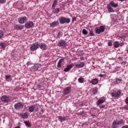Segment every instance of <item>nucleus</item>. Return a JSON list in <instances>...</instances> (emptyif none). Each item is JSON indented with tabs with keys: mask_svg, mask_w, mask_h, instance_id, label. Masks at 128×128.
Instances as JSON below:
<instances>
[{
	"mask_svg": "<svg viewBox=\"0 0 128 128\" xmlns=\"http://www.w3.org/2000/svg\"><path fill=\"white\" fill-rule=\"evenodd\" d=\"M126 52H127V54H128V50H127Z\"/></svg>",
	"mask_w": 128,
	"mask_h": 128,
	"instance_id": "obj_57",
	"label": "nucleus"
},
{
	"mask_svg": "<svg viewBox=\"0 0 128 128\" xmlns=\"http://www.w3.org/2000/svg\"><path fill=\"white\" fill-rule=\"evenodd\" d=\"M56 26H58V22L55 21L50 24V28H54Z\"/></svg>",
	"mask_w": 128,
	"mask_h": 128,
	"instance_id": "obj_16",
	"label": "nucleus"
},
{
	"mask_svg": "<svg viewBox=\"0 0 128 128\" xmlns=\"http://www.w3.org/2000/svg\"><path fill=\"white\" fill-rule=\"evenodd\" d=\"M38 88H42V86H40V84L38 86Z\"/></svg>",
	"mask_w": 128,
	"mask_h": 128,
	"instance_id": "obj_51",
	"label": "nucleus"
},
{
	"mask_svg": "<svg viewBox=\"0 0 128 128\" xmlns=\"http://www.w3.org/2000/svg\"><path fill=\"white\" fill-rule=\"evenodd\" d=\"M58 0H54L52 4V10H54V8H56V4H58Z\"/></svg>",
	"mask_w": 128,
	"mask_h": 128,
	"instance_id": "obj_22",
	"label": "nucleus"
},
{
	"mask_svg": "<svg viewBox=\"0 0 128 128\" xmlns=\"http://www.w3.org/2000/svg\"><path fill=\"white\" fill-rule=\"evenodd\" d=\"M82 34H84L85 36H86V34H88V30H86L83 29L82 30Z\"/></svg>",
	"mask_w": 128,
	"mask_h": 128,
	"instance_id": "obj_30",
	"label": "nucleus"
},
{
	"mask_svg": "<svg viewBox=\"0 0 128 128\" xmlns=\"http://www.w3.org/2000/svg\"><path fill=\"white\" fill-rule=\"evenodd\" d=\"M124 121L122 120H114L112 124V128H118V126H121L122 124Z\"/></svg>",
	"mask_w": 128,
	"mask_h": 128,
	"instance_id": "obj_2",
	"label": "nucleus"
},
{
	"mask_svg": "<svg viewBox=\"0 0 128 128\" xmlns=\"http://www.w3.org/2000/svg\"><path fill=\"white\" fill-rule=\"evenodd\" d=\"M105 106H106L102 105V106H99V108H104Z\"/></svg>",
	"mask_w": 128,
	"mask_h": 128,
	"instance_id": "obj_45",
	"label": "nucleus"
},
{
	"mask_svg": "<svg viewBox=\"0 0 128 128\" xmlns=\"http://www.w3.org/2000/svg\"><path fill=\"white\" fill-rule=\"evenodd\" d=\"M118 4L115 3L114 1H111L109 4H107L106 8L108 12H114V10L112 8H118Z\"/></svg>",
	"mask_w": 128,
	"mask_h": 128,
	"instance_id": "obj_1",
	"label": "nucleus"
},
{
	"mask_svg": "<svg viewBox=\"0 0 128 128\" xmlns=\"http://www.w3.org/2000/svg\"><path fill=\"white\" fill-rule=\"evenodd\" d=\"M125 104H126L128 106V96L126 97L125 99Z\"/></svg>",
	"mask_w": 128,
	"mask_h": 128,
	"instance_id": "obj_41",
	"label": "nucleus"
},
{
	"mask_svg": "<svg viewBox=\"0 0 128 128\" xmlns=\"http://www.w3.org/2000/svg\"><path fill=\"white\" fill-rule=\"evenodd\" d=\"M0 99L2 102H6V104L10 102V98L8 96H6V95L2 96Z\"/></svg>",
	"mask_w": 128,
	"mask_h": 128,
	"instance_id": "obj_7",
	"label": "nucleus"
},
{
	"mask_svg": "<svg viewBox=\"0 0 128 128\" xmlns=\"http://www.w3.org/2000/svg\"><path fill=\"white\" fill-rule=\"evenodd\" d=\"M120 2H124V0H119Z\"/></svg>",
	"mask_w": 128,
	"mask_h": 128,
	"instance_id": "obj_55",
	"label": "nucleus"
},
{
	"mask_svg": "<svg viewBox=\"0 0 128 128\" xmlns=\"http://www.w3.org/2000/svg\"><path fill=\"white\" fill-rule=\"evenodd\" d=\"M122 92L120 90H118L116 92H112L111 94L112 98H118L120 96V94Z\"/></svg>",
	"mask_w": 128,
	"mask_h": 128,
	"instance_id": "obj_9",
	"label": "nucleus"
},
{
	"mask_svg": "<svg viewBox=\"0 0 128 128\" xmlns=\"http://www.w3.org/2000/svg\"><path fill=\"white\" fill-rule=\"evenodd\" d=\"M29 116H30V113L26 112H24V114H20V118H24V120H26V118H28Z\"/></svg>",
	"mask_w": 128,
	"mask_h": 128,
	"instance_id": "obj_11",
	"label": "nucleus"
},
{
	"mask_svg": "<svg viewBox=\"0 0 128 128\" xmlns=\"http://www.w3.org/2000/svg\"><path fill=\"white\" fill-rule=\"evenodd\" d=\"M104 102H106V99L102 98V99H99L97 102L96 104L97 106H100V104H102Z\"/></svg>",
	"mask_w": 128,
	"mask_h": 128,
	"instance_id": "obj_14",
	"label": "nucleus"
},
{
	"mask_svg": "<svg viewBox=\"0 0 128 128\" xmlns=\"http://www.w3.org/2000/svg\"><path fill=\"white\" fill-rule=\"evenodd\" d=\"M58 120L60 122H64L66 120V118L64 116L62 117V116H58Z\"/></svg>",
	"mask_w": 128,
	"mask_h": 128,
	"instance_id": "obj_24",
	"label": "nucleus"
},
{
	"mask_svg": "<svg viewBox=\"0 0 128 128\" xmlns=\"http://www.w3.org/2000/svg\"><path fill=\"white\" fill-rule=\"evenodd\" d=\"M6 0H0V4H6Z\"/></svg>",
	"mask_w": 128,
	"mask_h": 128,
	"instance_id": "obj_42",
	"label": "nucleus"
},
{
	"mask_svg": "<svg viewBox=\"0 0 128 128\" xmlns=\"http://www.w3.org/2000/svg\"><path fill=\"white\" fill-rule=\"evenodd\" d=\"M120 42H118L116 41L114 42V48H118L120 46Z\"/></svg>",
	"mask_w": 128,
	"mask_h": 128,
	"instance_id": "obj_25",
	"label": "nucleus"
},
{
	"mask_svg": "<svg viewBox=\"0 0 128 128\" xmlns=\"http://www.w3.org/2000/svg\"><path fill=\"white\" fill-rule=\"evenodd\" d=\"M10 75L8 76V75H6L5 76V78L6 80H10Z\"/></svg>",
	"mask_w": 128,
	"mask_h": 128,
	"instance_id": "obj_37",
	"label": "nucleus"
},
{
	"mask_svg": "<svg viewBox=\"0 0 128 128\" xmlns=\"http://www.w3.org/2000/svg\"><path fill=\"white\" fill-rule=\"evenodd\" d=\"M59 22L60 24H70V18H66L63 16H60L59 18Z\"/></svg>",
	"mask_w": 128,
	"mask_h": 128,
	"instance_id": "obj_3",
	"label": "nucleus"
},
{
	"mask_svg": "<svg viewBox=\"0 0 128 128\" xmlns=\"http://www.w3.org/2000/svg\"><path fill=\"white\" fill-rule=\"evenodd\" d=\"M98 76H99L100 78H104V76H106V75L105 74H100L98 75Z\"/></svg>",
	"mask_w": 128,
	"mask_h": 128,
	"instance_id": "obj_39",
	"label": "nucleus"
},
{
	"mask_svg": "<svg viewBox=\"0 0 128 128\" xmlns=\"http://www.w3.org/2000/svg\"><path fill=\"white\" fill-rule=\"evenodd\" d=\"M81 114H86V113L84 111H82Z\"/></svg>",
	"mask_w": 128,
	"mask_h": 128,
	"instance_id": "obj_53",
	"label": "nucleus"
},
{
	"mask_svg": "<svg viewBox=\"0 0 128 128\" xmlns=\"http://www.w3.org/2000/svg\"><path fill=\"white\" fill-rule=\"evenodd\" d=\"M95 30H96V34H100V32H100V28H95Z\"/></svg>",
	"mask_w": 128,
	"mask_h": 128,
	"instance_id": "obj_29",
	"label": "nucleus"
},
{
	"mask_svg": "<svg viewBox=\"0 0 128 128\" xmlns=\"http://www.w3.org/2000/svg\"><path fill=\"white\" fill-rule=\"evenodd\" d=\"M96 109H92L90 110V114L92 116H96Z\"/></svg>",
	"mask_w": 128,
	"mask_h": 128,
	"instance_id": "obj_26",
	"label": "nucleus"
},
{
	"mask_svg": "<svg viewBox=\"0 0 128 128\" xmlns=\"http://www.w3.org/2000/svg\"><path fill=\"white\" fill-rule=\"evenodd\" d=\"M42 68V64H35L33 66V70L34 72H36L38 70V68Z\"/></svg>",
	"mask_w": 128,
	"mask_h": 128,
	"instance_id": "obj_12",
	"label": "nucleus"
},
{
	"mask_svg": "<svg viewBox=\"0 0 128 128\" xmlns=\"http://www.w3.org/2000/svg\"><path fill=\"white\" fill-rule=\"evenodd\" d=\"M84 79L82 78H80L78 79V82H80V84H83L84 82Z\"/></svg>",
	"mask_w": 128,
	"mask_h": 128,
	"instance_id": "obj_32",
	"label": "nucleus"
},
{
	"mask_svg": "<svg viewBox=\"0 0 128 128\" xmlns=\"http://www.w3.org/2000/svg\"><path fill=\"white\" fill-rule=\"evenodd\" d=\"M108 46H112V40L108 41Z\"/></svg>",
	"mask_w": 128,
	"mask_h": 128,
	"instance_id": "obj_38",
	"label": "nucleus"
},
{
	"mask_svg": "<svg viewBox=\"0 0 128 128\" xmlns=\"http://www.w3.org/2000/svg\"><path fill=\"white\" fill-rule=\"evenodd\" d=\"M28 22V18L26 16L20 17L18 18V22L21 24H26V22Z\"/></svg>",
	"mask_w": 128,
	"mask_h": 128,
	"instance_id": "obj_8",
	"label": "nucleus"
},
{
	"mask_svg": "<svg viewBox=\"0 0 128 128\" xmlns=\"http://www.w3.org/2000/svg\"><path fill=\"white\" fill-rule=\"evenodd\" d=\"M38 46H40V48L43 50H46V44L44 43H40L39 44Z\"/></svg>",
	"mask_w": 128,
	"mask_h": 128,
	"instance_id": "obj_13",
	"label": "nucleus"
},
{
	"mask_svg": "<svg viewBox=\"0 0 128 128\" xmlns=\"http://www.w3.org/2000/svg\"><path fill=\"white\" fill-rule=\"evenodd\" d=\"M60 12V8H56L54 10L53 12L54 14H58V12Z\"/></svg>",
	"mask_w": 128,
	"mask_h": 128,
	"instance_id": "obj_28",
	"label": "nucleus"
},
{
	"mask_svg": "<svg viewBox=\"0 0 128 128\" xmlns=\"http://www.w3.org/2000/svg\"><path fill=\"white\" fill-rule=\"evenodd\" d=\"M72 66H73L72 64L68 65L66 66V68L64 69V72H70V69L72 68Z\"/></svg>",
	"mask_w": 128,
	"mask_h": 128,
	"instance_id": "obj_15",
	"label": "nucleus"
},
{
	"mask_svg": "<svg viewBox=\"0 0 128 128\" xmlns=\"http://www.w3.org/2000/svg\"><path fill=\"white\" fill-rule=\"evenodd\" d=\"M15 28L17 30H24V26H22V25H16L15 26Z\"/></svg>",
	"mask_w": 128,
	"mask_h": 128,
	"instance_id": "obj_18",
	"label": "nucleus"
},
{
	"mask_svg": "<svg viewBox=\"0 0 128 128\" xmlns=\"http://www.w3.org/2000/svg\"><path fill=\"white\" fill-rule=\"evenodd\" d=\"M66 42L64 40H60L58 44V46H59V48H62L66 46Z\"/></svg>",
	"mask_w": 128,
	"mask_h": 128,
	"instance_id": "obj_5",
	"label": "nucleus"
},
{
	"mask_svg": "<svg viewBox=\"0 0 128 128\" xmlns=\"http://www.w3.org/2000/svg\"><path fill=\"white\" fill-rule=\"evenodd\" d=\"M15 110H22L24 108V103L18 102L14 105Z\"/></svg>",
	"mask_w": 128,
	"mask_h": 128,
	"instance_id": "obj_4",
	"label": "nucleus"
},
{
	"mask_svg": "<svg viewBox=\"0 0 128 128\" xmlns=\"http://www.w3.org/2000/svg\"><path fill=\"white\" fill-rule=\"evenodd\" d=\"M121 82H122V80L120 79V78H116L115 81V82L116 84H120Z\"/></svg>",
	"mask_w": 128,
	"mask_h": 128,
	"instance_id": "obj_33",
	"label": "nucleus"
},
{
	"mask_svg": "<svg viewBox=\"0 0 128 128\" xmlns=\"http://www.w3.org/2000/svg\"><path fill=\"white\" fill-rule=\"evenodd\" d=\"M26 64H28H28H30V62H28Z\"/></svg>",
	"mask_w": 128,
	"mask_h": 128,
	"instance_id": "obj_50",
	"label": "nucleus"
},
{
	"mask_svg": "<svg viewBox=\"0 0 128 128\" xmlns=\"http://www.w3.org/2000/svg\"><path fill=\"white\" fill-rule=\"evenodd\" d=\"M124 109L126 110H128V106H124Z\"/></svg>",
	"mask_w": 128,
	"mask_h": 128,
	"instance_id": "obj_47",
	"label": "nucleus"
},
{
	"mask_svg": "<svg viewBox=\"0 0 128 128\" xmlns=\"http://www.w3.org/2000/svg\"><path fill=\"white\" fill-rule=\"evenodd\" d=\"M24 124L27 128H30L32 126V124H30V121H24Z\"/></svg>",
	"mask_w": 128,
	"mask_h": 128,
	"instance_id": "obj_27",
	"label": "nucleus"
},
{
	"mask_svg": "<svg viewBox=\"0 0 128 128\" xmlns=\"http://www.w3.org/2000/svg\"><path fill=\"white\" fill-rule=\"evenodd\" d=\"M3 36H4V32H2V31L0 30V38H2Z\"/></svg>",
	"mask_w": 128,
	"mask_h": 128,
	"instance_id": "obj_40",
	"label": "nucleus"
},
{
	"mask_svg": "<svg viewBox=\"0 0 128 128\" xmlns=\"http://www.w3.org/2000/svg\"><path fill=\"white\" fill-rule=\"evenodd\" d=\"M93 94H98V89H93L92 90Z\"/></svg>",
	"mask_w": 128,
	"mask_h": 128,
	"instance_id": "obj_34",
	"label": "nucleus"
},
{
	"mask_svg": "<svg viewBox=\"0 0 128 128\" xmlns=\"http://www.w3.org/2000/svg\"><path fill=\"white\" fill-rule=\"evenodd\" d=\"M34 26V24L32 21H30L29 22L26 23L24 24L26 28H32Z\"/></svg>",
	"mask_w": 128,
	"mask_h": 128,
	"instance_id": "obj_10",
	"label": "nucleus"
},
{
	"mask_svg": "<svg viewBox=\"0 0 128 128\" xmlns=\"http://www.w3.org/2000/svg\"><path fill=\"white\" fill-rule=\"evenodd\" d=\"M41 112H44V109H42V110H41Z\"/></svg>",
	"mask_w": 128,
	"mask_h": 128,
	"instance_id": "obj_54",
	"label": "nucleus"
},
{
	"mask_svg": "<svg viewBox=\"0 0 128 128\" xmlns=\"http://www.w3.org/2000/svg\"><path fill=\"white\" fill-rule=\"evenodd\" d=\"M90 36H94V33L93 30H90Z\"/></svg>",
	"mask_w": 128,
	"mask_h": 128,
	"instance_id": "obj_35",
	"label": "nucleus"
},
{
	"mask_svg": "<svg viewBox=\"0 0 128 128\" xmlns=\"http://www.w3.org/2000/svg\"><path fill=\"white\" fill-rule=\"evenodd\" d=\"M57 36L58 38H60L61 36H62V32H58Z\"/></svg>",
	"mask_w": 128,
	"mask_h": 128,
	"instance_id": "obj_36",
	"label": "nucleus"
},
{
	"mask_svg": "<svg viewBox=\"0 0 128 128\" xmlns=\"http://www.w3.org/2000/svg\"><path fill=\"white\" fill-rule=\"evenodd\" d=\"M121 128H128V125H124L122 126Z\"/></svg>",
	"mask_w": 128,
	"mask_h": 128,
	"instance_id": "obj_46",
	"label": "nucleus"
},
{
	"mask_svg": "<svg viewBox=\"0 0 128 128\" xmlns=\"http://www.w3.org/2000/svg\"><path fill=\"white\" fill-rule=\"evenodd\" d=\"M122 64H126V62H122Z\"/></svg>",
	"mask_w": 128,
	"mask_h": 128,
	"instance_id": "obj_52",
	"label": "nucleus"
},
{
	"mask_svg": "<svg viewBox=\"0 0 128 128\" xmlns=\"http://www.w3.org/2000/svg\"><path fill=\"white\" fill-rule=\"evenodd\" d=\"M99 29L100 30V32H104L106 30L104 26H100Z\"/></svg>",
	"mask_w": 128,
	"mask_h": 128,
	"instance_id": "obj_31",
	"label": "nucleus"
},
{
	"mask_svg": "<svg viewBox=\"0 0 128 128\" xmlns=\"http://www.w3.org/2000/svg\"><path fill=\"white\" fill-rule=\"evenodd\" d=\"M64 62V59H60L59 60L57 66L58 68H60L62 66V63Z\"/></svg>",
	"mask_w": 128,
	"mask_h": 128,
	"instance_id": "obj_23",
	"label": "nucleus"
},
{
	"mask_svg": "<svg viewBox=\"0 0 128 128\" xmlns=\"http://www.w3.org/2000/svg\"><path fill=\"white\" fill-rule=\"evenodd\" d=\"M35 108H36V106L34 105L30 106L28 108V112H33Z\"/></svg>",
	"mask_w": 128,
	"mask_h": 128,
	"instance_id": "obj_19",
	"label": "nucleus"
},
{
	"mask_svg": "<svg viewBox=\"0 0 128 128\" xmlns=\"http://www.w3.org/2000/svg\"><path fill=\"white\" fill-rule=\"evenodd\" d=\"M84 62H80L78 64H76L75 65V66H76V68H84Z\"/></svg>",
	"mask_w": 128,
	"mask_h": 128,
	"instance_id": "obj_20",
	"label": "nucleus"
},
{
	"mask_svg": "<svg viewBox=\"0 0 128 128\" xmlns=\"http://www.w3.org/2000/svg\"><path fill=\"white\" fill-rule=\"evenodd\" d=\"M98 80L96 78L92 79L91 81V84H92L94 86L96 84H98Z\"/></svg>",
	"mask_w": 128,
	"mask_h": 128,
	"instance_id": "obj_21",
	"label": "nucleus"
},
{
	"mask_svg": "<svg viewBox=\"0 0 128 128\" xmlns=\"http://www.w3.org/2000/svg\"><path fill=\"white\" fill-rule=\"evenodd\" d=\"M34 112H38V107H37L35 109H34Z\"/></svg>",
	"mask_w": 128,
	"mask_h": 128,
	"instance_id": "obj_48",
	"label": "nucleus"
},
{
	"mask_svg": "<svg viewBox=\"0 0 128 128\" xmlns=\"http://www.w3.org/2000/svg\"><path fill=\"white\" fill-rule=\"evenodd\" d=\"M80 60H84V56H81L80 58Z\"/></svg>",
	"mask_w": 128,
	"mask_h": 128,
	"instance_id": "obj_49",
	"label": "nucleus"
},
{
	"mask_svg": "<svg viewBox=\"0 0 128 128\" xmlns=\"http://www.w3.org/2000/svg\"><path fill=\"white\" fill-rule=\"evenodd\" d=\"M70 92V87H67L64 90V94H68Z\"/></svg>",
	"mask_w": 128,
	"mask_h": 128,
	"instance_id": "obj_17",
	"label": "nucleus"
},
{
	"mask_svg": "<svg viewBox=\"0 0 128 128\" xmlns=\"http://www.w3.org/2000/svg\"><path fill=\"white\" fill-rule=\"evenodd\" d=\"M76 20V17L74 16V17H73V18H72V22H74V21Z\"/></svg>",
	"mask_w": 128,
	"mask_h": 128,
	"instance_id": "obj_44",
	"label": "nucleus"
},
{
	"mask_svg": "<svg viewBox=\"0 0 128 128\" xmlns=\"http://www.w3.org/2000/svg\"><path fill=\"white\" fill-rule=\"evenodd\" d=\"M39 44L38 42H34L33 44L31 45L30 46V50L32 52H34V50H36L38 48Z\"/></svg>",
	"mask_w": 128,
	"mask_h": 128,
	"instance_id": "obj_6",
	"label": "nucleus"
},
{
	"mask_svg": "<svg viewBox=\"0 0 128 128\" xmlns=\"http://www.w3.org/2000/svg\"><path fill=\"white\" fill-rule=\"evenodd\" d=\"M0 46H2V48H4L6 46V44H4V43H1Z\"/></svg>",
	"mask_w": 128,
	"mask_h": 128,
	"instance_id": "obj_43",
	"label": "nucleus"
},
{
	"mask_svg": "<svg viewBox=\"0 0 128 128\" xmlns=\"http://www.w3.org/2000/svg\"><path fill=\"white\" fill-rule=\"evenodd\" d=\"M89 2H92L94 0H88Z\"/></svg>",
	"mask_w": 128,
	"mask_h": 128,
	"instance_id": "obj_56",
	"label": "nucleus"
}]
</instances>
